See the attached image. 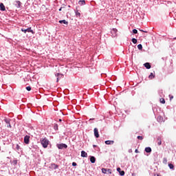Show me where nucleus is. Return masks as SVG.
I'll list each match as a JSON object with an SVG mask.
<instances>
[{
  "label": "nucleus",
  "mask_w": 176,
  "mask_h": 176,
  "mask_svg": "<svg viewBox=\"0 0 176 176\" xmlns=\"http://www.w3.org/2000/svg\"><path fill=\"white\" fill-rule=\"evenodd\" d=\"M168 167H169L170 168L173 169V168H174V165L172 164H168Z\"/></svg>",
  "instance_id": "obj_26"
},
{
  "label": "nucleus",
  "mask_w": 176,
  "mask_h": 176,
  "mask_svg": "<svg viewBox=\"0 0 176 176\" xmlns=\"http://www.w3.org/2000/svg\"><path fill=\"white\" fill-rule=\"evenodd\" d=\"M113 31L114 32H118V30H116V29H113Z\"/></svg>",
  "instance_id": "obj_42"
},
{
  "label": "nucleus",
  "mask_w": 176,
  "mask_h": 176,
  "mask_svg": "<svg viewBox=\"0 0 176 176\" xmlns=\"http://www.w3.org/2000/svg\"><path fill=\"white\" fill-rule=\"evenodd\" d=\"M0 10L2 12H5V10H6V8H5V5H3L2 3H0Z\"/></svg>",
  "instance_id": "obj_9"
},
{
  "label": "nucleus",
  "mask_w": 176,
  "mask_h": 176,
  "mask_svg": "<svg viewBox=\"0 0 176 176\" xmlns=\"http://www.w3.org/2000/svg\"><path fill=\"white\" fill-rule=\"evenodd\" d=\"M57 148H58V149H67V148H68V146H67V144H57Z\"/></svg>",
  "instance_id": "obj_2"
},
{
  "label": "nucleus",
  "mask_w": 176,
  "mask_h": 176,
  "mask_svg": "<svg viewBox=\"0 0 176 176\" xmlns=\"http://www.w3.org/2000/svg\"><path fill=\"white\" fill-rule=\"evenodd\" d=\"M55 76L57 77L56 82H58L59 79H61V78H63V76H64L61 74L58 73V74H55Z\"/></svg>",
  "instance_id": "obj_5"
},
{
  "label": "nucleus",
  "mask_w": 176,
  "mask_h": 176,
  "mask_svg": "<svg viewBox=\"0 0 176 176\" xmlns=\"http://www.w3.org/2000/svg\"><path fill=\"white\" fill-rule=\"evenodd\" d=\"M72 166H73L74 167L76 166H77L76 162H73V163H72Z\"/></svg>",
  "instance_id": "obj_37"
},
{
  "label": "nucleus",
  "mask_w": 176,
  "mask_h": 176,
  "mask_svg": "<svg viewBox=\"0 0 176 176\" xmlns=\"http://www.w3.org/2000/svg\"><path fill=\"white\" fill-rule=\"evenodd\" d=\"M41 145H43V148H46L47 145H49V140L46 139V138L41 140Z\"/></svg>",
  "instance_id": "obj_1"
},
{
  "label": "nucleus",
  "mask_w": 176,
  "mask_h": 176,
  "mask_svg": "<svg viewBox=\"0 0 176 176\" xmlns=\"http://www.w3.org/2000/svg\"><path fill=\"white\" fill-rule=\"evenodd\" d=\"M140 31H141V32H148L147 31H144V30H140Z\"/></svg>",
  "instance_id": "obj_39"
},
{
  "label": "nucleus",
  "mask_w": 176,
  "mask_h": 176,
  "mask_svg": "<svg viewBox=\"0 0 176 176\" xmlns=\"http://www.w3.org/2000/svg\"><path fill=\"white\" fill-rule=\"evenodd\" d=\"M148 78L149 79H153V78H155L153 73H151V74L148 76Z\"/></svg>",
  "instance_id": "obj_21"
},
{
  "label": "nucleus",
  "mask_w": 176,
  "mask_h": 176,
  "mask_svg": "<svg viewBox=\"0 0 176 176\" xmlns=\"http://www.w3.org/2000/svg\"><path fill=\"white\" fill-rule=\"evenodd\" d=\"M94 135L96 138H98L100 137V134H98V129L95 128L94 130Z\"/></svg>",
  "instance_id": "obj_4"
},
{
  "label": "nucleus",
  "mask_w": 176,
  "mask_h": 176,
  "mask_svg": "<svg viewBox=\"0 0 176 176\" xmlns=\"http://www.w3.org/2000/svg\"><path fill=\"white\" fill-rule=\"evenodd\" d=\"M117 171L119 173L120 175L121 176L124 175V170H122L120 168H118Z\"/></svg>",
  "instance_id": "obj_6"
},
{
  "label": "nucleus",
  "mask_w": 176,
  "mask_h": 176,
  "mask_svg": "<svg viewBox=\"0 0 176 176\" xmlns=\"http://www.w3.org/2000/svg\"><path fill=\"white\" fill-rule=\"evenodd\" d=\"M90 162H91V163H96V157L94 156H91L90 157Z\"/></svg>",
  "instance_id": "obj_16"
},
{
  "label": "nucleus",
  "mask_w": 176,
  "mask_h": 176,
  "mask_svg": "<svg viewBox=\"0 0 176 176\" xmlns=\"http://www.w3.org/2000/svg\"><path fill=\"white\" fill-rule=\"evenodd\" d=\"M63 9H65V5H63V6H62V7L59 9V12H61V10H63Z\"/></svg>",
  "instance_id": "obj_27"
},
{
  "label": "nucleus",
  "mask_w": 176,
  "mask_h": 176,
  "mask_svg": "<svg viewBox=\"0 0 176 176\" xmlns=\"http://www.w3.org/2000/svg\"><path fill=\"white\" fill-rule=\"evenodd\" d=\"M94 148H96L97 146L96 144L93 145Z\"/></svg>",
  "instance_id": "obj_45"
},
{
  "label": "nucleus",
  "mask_w": 176,
  "mask_h": 176,
  "mask_svg": "<svg viewBox=\"0 0 176 176\" xmlns=\"http://www.w3.org/2000/svg\"><path fill=\"white\" fill-rule=\"evenodd\" d=\"M106 145H113L115 144V142L113 140H107L105 141Z\"/></svg>",
  "instance_id": "obj_7"
},
{
  "label": "nucleus",
  "mask_w": 176,
  "mask_h": 176,
  "mask_svg": "<svg viewBox=\"0 0 176 176\" xmlns=\"http://www.w3.org/2000/svg\"><path fill=\"white\" fill-rule=\"evenodd\" d=\"M54 128L55 130H58V125L57 124L54 125Z\"/></svg>",
  "instance_id": "obj_35"
},
{
  "label": "nucleus",
  "mask_w": 176,
  "mask_h": 176,
  "mask_svg": "<svg viewBox=\"0 0 176 176\" xmlns=\"http://www.w3.org/2000/svg\"><path fill=\"white\" fill-rule=\"evenodd\" d=\"M81 157H87V153H86L85 151H81Z\"/></svg>",
  "instance_id": "obj_11"
},
{
  "label": "nucleus",
  "mask_w": 176,
  "mask_h": 176,
  "mask_svg": "<svg viewBox=\"0 0 176 176\" xmlns=\"http://www.w3.org/2000/svg\"><path fill=\"white\" fill-rule=\"evenodd\" d=\"M21 31H22V32H24L25 34H27V29L22 28Z\"/></svg>",
  "instance_id": "obj_28"
},
{
  "label": "nucleus",
  "mask_w": 176,
  "mask_h": 176,
  "mask_svg": "<svg viewBox=\"0 0 176 176\" xmlns=\"http://www.w3.org/2000/svg\"><path fill=\"white\" fill-rule=\"evenodd\" d=\"M144 65L146 69H151V64L149 63H146Z\"/></svg>",
  "instance_id": "obj_10"
},
{
  "label": "nucleus",
  "mask_w": 176,
  "mask_h": 176,
  "mask_svg": "<svg viewBox=\"0 0 176 176\" xmlns=\"http://www.w3.org/2000/svg\"><path fill=\"white\" fill-rule=\"evenodd\" d=\"M76 16H78V17H80V12H79V11L76 10Z\"/></svg>",
  "instance_id": "obj_23"
},
{
  "label": "nucleus",
  "mask_w": 176,
  "mask_h": 176,
  "mask_svg": "<svg viewBox=\"0 0 176 176\" xmlns=\"http://www.w3.org/2000/svg\"><path fill=\"white\" fill-rule=\"evenodd\" d=\"M12 164H13L14 166H17V160H14L12 161Z\"/></svg>",
  "instance_id": "obj_22"
},
{
  "label": "nucleus",
  "mask_w": 176,
  "mask_h": 176,
  "mask_svg": "<svg viewBox=\"0 0 176 176\" xmlns=\"http://www.w3.org/2000/svg\"><path fill=\"white\" fill-rule=\"evenodd\" d=\"M5 122L6 123H7V124H9L10 123V121L8 119H6Z\"/></svg>",
  "instance_id": "obj_34"
},
{
  "label": "nucleus",
  "mask_w": 176,
  "mask_h": 176,
  "mask_svg": "<svg viewBox=\"0 0 176 176\" xmlns=\"http://www.w3.org/2000/svg\"><path fill=\"white\" fill-rule=\"evenodd\" d=\"M78 4L80 6H83L85 5H86V1L85 0H80L78 1Z\"/></svg>",
  "instance_id": "obj_8"
},
{
  "label": "nucleus",
  "mask_w": 176,
  "mask_h": 176,
  "mask_svg": "<svg viewBox=\"0 0 176 176\" xmlns=\"http://www.w3.org/2000/svg\"><path fill=\"white\" fill-rule=\"evenodd\" d=\"M169 98H170V101H171V100L174 98V96H173L172 95H169Z\"/></svg>",
  "instance_id": "obj_36"
},
{
  "label": "nucleus",
  "mask_w": 176,
  "mask_h": 176,
  "mask_svg": "<svg viewBox=\"0 0 176 176\" xmlns=\"http://www.w3.org/2000/svg\"><path fill=\"white\" fill-rule=\"evenodd\" d=\"M107 171L108 170H107V168H102V173L103 174H107Z\"/></svg>",
  "instance_id": "obj_19"
},
{
  "label": "nucleus",
  "mask_w": 176,
  "mask_h": 176,
  "mask_svg": "<svg viewBox=\"0 0 176 176\" xmlns=\"http://www.w3.org/2000/svg\"><path fill=\"white\" fill-rule=\"evenodd\" d=\"M164 163H167V159L166 158H164Z\"/></svg>",
  "instance_id": "obj_38"
},
{
  "label": "nucleus",
  "mask_w": 176,
  "mask_h": 176,
  "mask_svg": "<svg viewBox=\"0 0 176 176\" xmlns=\"http://www.w3.org/2000/svg\"><path fill=\"white\" fill-rule=\"evenodd\" d=\"M16 8H20L21 6V2H20V1H16Z\"/></svg>",
  "instance_id": "obj_17"
},
{
  "label": "nucleus",
  "mask_w": 176,
  "mask_h": 176,
  "mask_svg": "<svg viewBox=\"0 0 176 176\" xmlns=\"http://www.w3.org/2000/svg\"><path fill=\"white\" fill-rule=\"evenodd\" d=\"M133 32L134 34H138V30H137L136 29H133Z\"/></svg>",
  "instance_id": "obj_33"
},
{
  "label": "nucleus",
  "mask_w": 176,
  "mask_h": 176,
  "mask_svg": "<svg viewBox=\"0 0 176 176\" xmlns=\"http://www.w3.org/2000/svg\"><path fill=\"white\" fill-rule=\"evenodd\" d=\"M160 101L161 104H166V100H164V98H160Z\"/></svg>",
  "instance_id": "obj_20"
},
{
  "label": "nucleus",
  "mask_w": 176,
  "mask_h": 176,
  "mask_svg": "<svg viewBox=\"0 0 176 176\" xmlns=\"http://www.w3.org/2000/svg\"><path fill=\"white\" fill-rule=\"evenodd\" d=\"M155 176H162V175H160L159 174H155Z\"/></svg>",
  "instance_id": "obj_44"
},
{
  "label": "nucleus",
  "mask_w": 176,
  "mask_h": 176,
  "mask_svg": "<svg viewBox=\"0 0 176 176\" xmlns=\"http://www.w3.org/2000/svg\"><path fill=\"white\" fill-rule=\"evenodd\" d=\"M68 8H71V6H68Z\"/></svg>",
  "instance_id": "obj_47"
},
{
  "label": "nucleus",
  "mask_w": 176,
  "mask_h": 176,
  "mask_svg": "<svg viewBox=\"0 0 176 176\" xmlns=\"http://www.w3.org/2000/svg\"><path fill=\"white\" fill-rule=\"evenodd\" d=\"M135 153H139L138 149H135Z\"/></svg>",
  "instance_id": "obj_41"
},
{
  "label": "nucleus",
  "mask_w": 176,
  "mask_h": 176,
  "mask_svg": "<svg viewBox=\"0 0 176 176\" xmlns=\"http://www.w3.org/2000/svg\"><path fill=\"white\" fill-rule=\"evenodd\" d=\"M132 42L134 44L137 43V39L136 38H132Z\"/></svg>",
  "instance_id": "obj_29"
},
{
  "label": "nucleus",
  "mask_w": 176,
  "mask_h": 176,
  "mask_svg": "<svg viewBox=\"0 0 176 176\" xmlns=\"http://www.w3.org/2000/svg\"><path fill=\"white\" fill-rule=\"evenodd\" d=\"M59 23H60V24H66V25H68V21H66L65 19L59 21Z\"/></svg>",
  "instance_id": "obj_14"
},
{
  "label": "nucleus",
  "mask_w": 176,
  "mask_h": 176,
  "mask_svg": "<svg viewBox=\"0 0 176 176\" xmlns=\"http://www.w3.org/2000/svg\"><path fill=\"white\" fill-rule=\"evenodd\" d=\"M138 140H140L141 141H142V140H144V138L142 136H138Z\"/></svg>",
  "instance_id": "obj_31"
},
{
  "label": "nucleus",
  "mask_w": 176,
  "mask_h": 176,
  "mask_svg": "<svg viewBox=\"0 0 176 176\" xmlns=\"http://www.w3.org/2000/svg\"><path fill=\"white\" fill-rule=\"evenodd\" d=\"M138 48L139 49V50H142V45L139 44V45H138Z\"/></svg>",
  "instance_id": "obj_24"
},
{
  "label": "nucleus",
  "mask_w": 176,
  "mask_h": 176,
  "mask_svg": "<svg viewBox=\"0 0 176 176\" xmlns=\"http://www.w3.org/2000/svg\"><path fill=\"white\" fill-rule=\"evenodd\" d=\"M108 174H112V169H107Z\"/></svg>",
  "instance_id": "obj_32"
},
{
  "label": "nucleus",
  "mask_w": 176,
  "mask_h": 176,
  "mask_svg": "<svg viewBox=\"0 0 176 176\" xmlns=\"http://www.w3.org/2000/svg\"><path fill=\"white\" fill-rule=\"evenodd\" d=\"M157 142L158 146L162 145V138L160 137H158L157 138Z\"/></svg>",
  "instance_id": "obj_12"
},
{
  "label": "nucleus",
  "mask_w": 176,
  "mask_h": 176,
  "mask_svg": "<svg viewBox=\"0 0 176 176\" xmlns=\"http://www.w3.org/2000/svg\"><path fill=\"white\" fill-rule=\"evenodd\" d=\"M16 151H20V145L16 144Z\"/></svg>",
  "instance_id": "obj_25"
},
{
  "label": "nucleus",
  "mask_w": 176,
  "mask_h": 176,
  "mask_svg": "<svg viewBox=\"0 0 176 176\" xmlns=\"http://www.w3.org/2000/svg\"><path fill=\"white\" fill-rule=\"evenodd\" d=\"M62 120H61V119H59V122H61Z\"/></svg>",
  "instance_id": "obj_46"
},
{
  "label": "nucleus",
  "mask_w": 176,
  "mask_h": 176,
  "mask_svg": "<svg viewBox=\"0 0 176 176\" xmlns=\"http://www.w3.org/2000/svg\"><path fill=\"white\" fill-rule=\"evenodd\" d=\"M157 122H159L160 123H162V122H163V117L162 116H158L157 118Z\"/></svg>",
  "instance_id": "obj_15"
},
{
  "label": "nucleus",
  "mask_w": 176,
  "mask_h": 176,
  "mask_svg": "<svg viewBox=\"0 0 176 176\" xmlns=\"http://www.w3.org/2000/svg\"><path fill=\"white\" fill-rule=\"evenodd\" d=\"M7 127L12 128V125H10V124H8V125L7 126Z\"/></svg>",
  "instance_id": "obj_40"
},
{
  "label": "nucleus",
  "mask_w": 176,
  "mask_h": 176,
  "mask_svg": "<svg viewBox=\"0 0 176 176\" xmlns=\"http://www.w3.org/2000/svg\"><path fill=\"white\" fill-rule=\"evenodd\" d=\"M54 166H55V168H57L58 167V166L54 164Z\"/></svg>",
  "instance_id": "obj_43"
},
{
  "label": "nucleus",
  "mask_w": 176,
  "mask_h": 176,
  "mask_svg": "<svg viewBox=\"0 0 176 176\" xmlns=\"http://www.w3.org/2000/svg\"><path fill=\"white\" fill-rule=\"evenodd\" d=\"M26 31H27V32H31L32 34H35V32H34V30H32L31 29V28H29L26 29Z\"/></svg>",
  "instance_id": "obj_18"
},
{
  "label": "nucleus",
  "mask_w": 176,
  "mask_h": 176,
  "mask_svg": "<svg viewBox=\"0 0 176 176\" xmlns=\"http://www.w3.org/2000/svg\"><path fill=\"white\" fill-rule=\"evenodd\" d=\"M26 90H28V91H31V87L30 86L27 87Z\"/></svg>",
  "instance_id": "obj_30"
},
{
  "label": "nucleus",
  "mask_w": 176,
  "mask_h": 176,
  "mask_svg": "<svg viewBox=\"0 0 176 176\" xmlns=\"http://www.w3.org/2000/svg\"><path fill=\"white\" fill-rule=\"evenodd\" d=\"M145 152H146V153H151V152H152V148H151V147H146L145 148Z\"/></svg>",
  "instance_id": "obj_13"
},
{
  "label": "nucleus",
  "mask_w": 176,
  "mask_h": 176,
  "mask_svg": "<svg viewBox=\"0 0 176 176\" xmlns=\"http://www.w3.org/2000/svg\"><path fill=\"white\" fill-rule=\"evenodd\" d=\"M24 142L26 144H30V135H25L24 138Z\"/></svg>",
  "instance_id": "obj_3"
}]
</instances>
